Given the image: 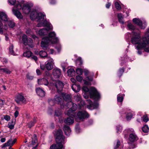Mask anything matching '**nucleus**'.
<instances>
[{
  "mask_svg": "<svg viewBox=\"0 0 149 149\" xmlns=\"http://www.w3.org/2000/svg\"><path fill=\"white\" fill-rule=\"evenodd\" d=\"M18 3L12 9V12L13 14L18 19H22L23 16L21 13L18 10L15 9V8L18 10L22 9L23 12L25 14H29L31 10V8L33 6V3L30 2L24 4L22 6L20 3H22L24 2L22 1L21 2L18 1Z\"/></svg>",
  "mask_w": 149,
  "mask_h": 149,
  "instance_id": "f257e3e1",
  "label": "nucleus"
},
{
  "mask_svg": "<svg viewBox=\"0 0 149 149\" xmlns=\"http://www.w3.org/2000/svg\"><path fill=\"white\" fill-rule=\"evenodd\" d=\"M132 36L131 39L132 43L135 45V47L137 49H141L145 47L148 44V39L145 36L141 38L139 33L134 31L132 32Z\"/></svg>",
  "mask_w": 149,
  "mask_h": 149,
  "instance_id": "f03ea898",
  "label": "nucleus"
},
{
  "mask_svg": "<svg viewBox=\"0 0 149 149\" xmlns=\"http://www.w3.org/2000/svg\"><path fill=\"white\" fill-rule=\"evenodd\" d=\"M56 34L54 31L51 32L49 34V37H45L42 39L41 43V46L44 50H47L48 44L50 42L56 43L58 40L57 38L56 37Z\"/></svg>",
  "mask_w": 149,
  "mask_h": 149,
  "instance_id": "7ed1b4c3",
  "label": "nucleus"
},
{
  "mask_svg": "<svg viewBox=\"0 0 149 149\" xmlns=\"http://www.w3.org/2000/svg\"><path fill=\"white\" fill-rule=\"evenodd\" d=\"M56 136V144L53 145L51 146V149L53 148H56V149H61L63 147V145L64 143V137L63 136V132L61 130H59L57 131L55 133Z\"/></svg>",
  "mask_w": 149,
  "mask_h": 149,
  "instance_id": "20e7f679",
  "label": "nucleus"
},
{
  "mask_svg": "<svg viewBox=\"0 0 149 149\" xmlns=\"http://www.w3.org/2000/svg\"><path fill=\"white\" fill-rule=\"evenodd\" d=\"M37 26L38 27L41 26H46L47 28H43L39 31L38 34L40 36L45 35L47 34L48 31L52 30L53 27L51 24L49 22L45 21L43 23L41 22L38 23L37 24Z\"/></svg>",
  "mask_w": 149,
  "mask_h": 149,
  "instance_id": "39448f33",
  "label": "nucleus"
},
{
  "mask_svg": "<svg viewBox=\"0 0 149 149\" xmlns=\"http://www.w3.org/2000/svg\"><path fill=\"white\" fill-rule=\"evenodd\" d=\"M128 132L130 134L129 137V140L131 142H134L138 140V138L137 136L135 134L133 129L129 128L126 130L124 131L125 133Z\"/></svg>",
  "mask_w": 149,
  "mask_h": 149,
  "instance_id": "423d86ee",
  "label": "nucleus"
},
{
  "mask_svg": "<svg viewBox=\"0 0 149 149\" xmlns=\"http://www.w3.org/2000/svg\"><path fill=\"white\" fill-rule=\"evenodd\" d=\"M22 42L25 45H28L31 48L33 47L32 40L30 38H28L25 34L23 35L22 36Z\"/></svg>",
  "mask_w": 149,
  "mask_h": 149,
  "instance_id": "0eeeda50",
  "label": "nucleus"
},
{
  "mask_svg": "<svg viewBox=\"0 0 149 149\" xmlns=\"http://www.w3.org/2000/svg\"><path fill=\"white\" fill-rule=\"evenodd\" d=\"M90 96L91 98L98 100L100 98V95L97 90L94 88H91L89 91Z\"/></svg>",
  "mask_w": 149,
  "mask_h": 149,
  "instance_id": "6e6552de",
  "label": "nucleus"
},
{
  "mask_svg": "<svg viewBox=\"0 0 149 149\" xmlns=\"http://www.w3.org/2000/svg\"><path fill=\"white\" fill-rule=\"evenodd\" d=\"M89 116L88 113L86 111L83 110L80 111L77 113L76 117L80 120H83L86 118H88Z\"/></svg>",
  "mask_w": 149,
  "mask_h": 149,
  "instance_id": "1a4fd4ad",
  "label": "nucleus"
},
{
  "mask_svg": "<svg viewBox=\"0 0 149 149\" xmlns=\"http://www.w3.org/2000/svg\"><path fill=\"white\" fill-rule=\"evenodd\" d=\"M47 63L45 65L46 68L48 70H51L53 67L54 64L53 59L50 57H47Z\"/></svg>",
  "mask_w": 149,
  "mask_h": 149,
  "instance_id": "9d476101",
  "label": "nucleus"
},
{
  "mask_svg": "<svg viewBox=\"0 0 149 149\" xmlns=\"http://www.w3.org/2000/svg\"><path fill=\"white\" fill-rule=\"evenodd\" d=\"M52 74L55 78H59L61 75V70L58 68H55L52 70Z\"/></svg>",
  "mask_w": 149,
  "mask_h": 149,
  "instance_id": "9b49d317",
  "label": "nucleus"
},
{
  "mask_svg": "<svg viewBox=\"0 0 149 149\" xmlns=\"http://www.w3.org/2000/svg\"><path fill=\"white\" fill-rule=\"evenodd\" d=\"M133 22L138 25L141 29H144L146 27L144 23H142V21L139 19L135 18L133 19Z\"/></svg>",
  "mask_w": 149,
  "mask_h": 149,
  "instance_id": "f8f14e48",
  "label": "nucleus"
},
{
  "mask_svg": "<svg viewBox=\"0 0 149 149\" xmlns=\"http://www.w3.org/2000/svg\"><path fill=\"white\" fill-rule=\"evenodd\" d=\"M87 102L89 104V105H87V107L90 109H96L98 107V104L97 102H95L94 103H93L91 101L89 100H87Z\"/></svg>",
  "mask_w": 149,
  "mask_h": 149,
  "instance_id": "ddd939ff",
  "label": "nucleus"
},
{
  "mask_svg": "<svg viewBox=\"0 0 149 149\" xmlns=\"http://www.w3.org/2000/svg\"><path fill=\"white\" fill-rule=\"evenodd\" d=\"M54 86L57 89V92L58 93L62 90L63 87V83L59 80L56 81L55 82Z\"/></svg>",
  "mask_w": 149,
  "mask_h": 149,
  "instance_id": "4468645a",
  "label": "nucleus"
},
{
  "mask_svg": "<svg viewBox=\"0 0 149 149\" xmlns=\"http://www.w3.org/2000/svg\"><path fill=\"white\" fill-rule=\"evenodd\" d=\"M54 102L57 104H61L63 101L62 94H58L56 95L54 99Z\"/></svg>",
  "mask_w": 149,
  "mask_h": 149,
  "instance_id": "2eb2a0df",
  "label": "nucleus"
},
{
  "mask_svg": "<svg viewBox=\"0 0 149 149\" xmlns=\"http://www.w3.org/2000/svg\"><path fill=\"white\" fill-rule=\"evenodd\" d=\"M45 16V15L44 13H38L37 19L38 23H40L42 22L43 23L44 22L47 21L46 20H44V17Z\"/></svg>",
  "mask_w": 149,
  "mask_h": 149,
  "instance_id": "dca6fc26",
  "label": "nucleus"
},
{
  "mask_svg": "<svg viewBox=\"0 0 149 149\" xmlns=\"http://www.w3.org/2000/svg\"><path fill=\"white\" fill-rule=\"evenodd\" d=\"M8 21V18L6 14L4 12H2L0 13V23H1V21L4 22Z\"/></svg>",
  "mask_w": 149,
  "mask_h": 149,
  "instance_id": "f3484780",
  "label": "nucleus"
},
{
  "mask_svg": "<svg viewBox=\"0 0 149 149\" xmlns=\"http://www.w3.org/2000/svg\"><path fill=\"white\" fill-rule=\"evenodd\" d=\"M15 100L18 103H19L20 102L23 103H25L26 101V99L24 97L20 94H18Z\"/></svg>",
  "mask_w": 149,
  "mask_h": 149,
  "instance_id": "a211bd4d",
  "label": "nucleus"
},
{
  "mask_svg": "<svg viewBox=\"0 0 149 149\" xmlns=\"http://www.w3.org/2000/svg\"><path fill=\"white\" fill-rule=\"evenodd\" d=\"M74 99L77 102L80 101L81 103H79V104L78 108L80 109L81 108V107L79 106V105H81L82 106L84 105L85 103L84 101L81 100V98L79 95H77L74 96Z\"/></svg>",
  "mask_w": 149,
  "mask_h": 149,
  "instance_id": "6ab92c4d",
  "label": "nucleus"
},
{
  "mask_svg": "<svg viewBox=\"0 0 149 149\" xmlns=\"http://www.w3.org/2000/svg\"><path fill=\"white\" fill-rule=\"evenodd\" d=\"M38 83L39 85H44L48 86L49 84L48 81L46 79L42 78L38 79Z\"/></svg>",
  "mask_w": 149,
  "mask_h": 149,
  "instance_id": "aec40b11",
  "label": "nucleus"
},
{
  "mask_svg": "<svg viewBox=\"0 0 149 149\" xmlns=\"http://www.w3.org/2000/svg\"><path fill=\"white\" fill-rule=\"evenodd\" d=\"M36 93L38 95L41 97H43L45 96V91L40 88H38L36 89Z\"/></svg>",
  "mask_w": 149,
  "mask_h": 149,
  "instance_id": "412c9836",
  "label": "nucleus"
},
{
  "mask_svg": "<svg viewBox=\"0 0 149 149\" xmlns=\"http://www.w3.org/2000/svg\"><path fill=\"white\" fill-rule=\"evenodd\" d=\"M38 13L36 10L32 11L30 15L31 19L32 20L37 19Z\"/></svg>",
  "mask_w": 149,
  "mask_h": 149,
  "instance_id": "4be33fe9",
  "label": "nucleus"
},
{
  "mask_svg": "<svg viewBox=\"0 0 149 149\" xmlns=\"http://www.w3.org/2000/svg\"><path fill=\"white\" fill-rule=\"evenodd\" d=\"M64 121L65 123L69 125L72 124L74 123L73 117H70L66 119H65Z\"/></svg>",
  "mask_w": 149,
  "mask_h": 149,
  "instance_id": "5701e85b",
  "label": "nucleus"
},
{
  "mask_svg": "<svg viewBox=\"0 0 149 149\" xmlns=\"http://www.w3.org/2000/svg\"><path fill=\"white\" fill-rule=\"evenodd\" d=\"M81 88L80 85H77L75 84H73L72 86V89L75 92H79L81 89Z\"/></svg>",
  "mask_w": 149,
  "mask_h": 149,
  "instance_id": "b1692460",
  "label": "nucleus"
},
{
  "mask_svg": "<svg viewBox=\"0 0 149 149\" xmlns=\"http://www.w3.org/2000/svg\"><path fill=\"white\" fill-rule=\"evenodd\" d=\"M63 129L66 135L68 136L70 135L71 130L69 126L65 125L63 127Z\"/></svg>",
  "mask_w": 149,
  "mask_h": 149,
  "instance_id": "393cba45",
  "label": "nucleus"
},
{
  "mask_svg": "<svg viewBox=\"0 0 149 149\" xmlns=\"http://www.w3.org/2000/svg\"><path fill=\"white\" fill-rule=\"evenodd\" d=\"M61 94L62 98L63 97L64 100L68 102H71V97L69 95L63 93H62Z\"/></svg>",
  "mask_w": 149,
  "mask_h": 149,
  "instance_id": "a878e982",
  "label": "nucleus"
},
{
  "mask_svg": "<svg viewBox=\"0 0 149 149\" xmlns=\"http://www.w3.org/2000/svg\"><path fill=\"white\" fill-rule=\"evenodd\" d=\"M32 140L31 143L30 144V146H32L35 145V144H37V136L36 134H34L32 137Z\"/></svg>",
  "mask_w": 149,
  "mask_h": 149,
  "instance_id": "bb28decb",
  "label": "nucleus"
},
{
  "mask_svg": "<svg viewBox=\"0 0 149 149\" xmlns=\"http://www.w3.org/2000/svg\"><path fill=\"white\" fill-rule=\"evenodd\" d=\"M1 12L0 11V13H1ZM7 29V26L5 25H4V26H3V24L1 22V23H0V34H3V29L6 30Z\"/></svg>",
  "mask_w": 149,
  "mask_h": 149,
  "instance_id": "cd10ccee",
  "label": "nucleus"
},
{
  "mask_svg": "<svg viewBox=\"0 0 149 149\" xmlns=\"http://www.w3.org/2000/svg\"><path fill=\"white\" fill-rule=\"evenodd\" d=\"M67 114L68 116L73 117H74L76 115V114L75 112L70 109L67 111Z\"/></svg>",
  "mask_w": 149,
  "mask_h": 149,
  "instance_id": "c85d7f7f",
  "label": "nucleus"
},
{
  "mask_svg": "<svg viewBox=\"0 0 149 149\" xmlns=\"http://www.w3.org/2000/svg\"><path fill=\"white\" fill-rule=\"evenodd\" d=\"M67 73L68 76L70 77L74 76L75 74V71L72 68L69 69Z\"/></svg>",
  "mask_w": 149,
  "mask_h": 149,
  "instance_id": "c756f323",
  "label": "nucleus"
},
{
  "mask_svg": "<svg viewBox=\"0 0 149 149\" xmlns=\"http://www.w3.org/2000/svg\"><path fill=\"white\" fill-rule=\"evenodd\" d=\"M32 54L33 53L29 51H28L24 52L23 55L24 57L29 58L31 56Z\"/></svg>",
  "mask_w": 149,
  "mask_h": 149,
  "instance_id": "7c9ffc66",
  "label": "nucleus"
},
{
  "mask_svg": "<svg viewBox=\"0 0 149 149\" xmlns=\"http://www.w3.org/2000/svg\"><path fill=\"white\" fill-rule=\"evenodd\" d=\"M36 118H34L33 119V121H30L27 124V125L28 127L30 128L31 127H32L33 126L34 124L36 123Z\"/></svg>",
  "mask_w": 149,
  "mask_h": 149,
  "instance_id": "2f4dec72",
  "label": "nucleus"
},
{
  "mask_svg": "<svg viewBox=\"0 0 149 149\" xmlns=\"http://www.w3.org/2000/svg\"><path fill=\"white\" fill-rule=\"evenodd\" d=\"M7 22H8V24L9 27L13 28L15 26V23L13 20H9Z\"/></svg>",
  "mask_w": 149,
  "mask_h": 149,
  "instance_id": "473e14b6",
  "label": "nucleus"
},
{
  "mask_svg": "<svg viewBox=\"0 0 149 149\" xmlns=\"http://www.w3.org/2000/svg\"><path fill=\"white\" fill-rule=\"evenodd\" d=\"M118 17L119 22L122 24H123L124 23V22L122 20L123 17L121 13H119L118 14Z\"/></svg>",
  "mask_w": 149,
  "mask_h": 149,
  "instance_id": "72a5a7b5",
  "label": "nucleus"
},
{
  "mask_svg": "<svg viewBox=\"0 0 149 149\" xmlns=\"http://www.w3.org/2000/svg\"><path fill=\"white\" fill-rule=\"evenodd\" d=\"M40 56L41 57L45 58L46 57L47 58L48 57H47V54L46 52L43 51H41L39 52Z\"/></svg>",
  "mask_w": 149,
  "mask_h": 149,
  "instance_id": "f704fd0d",
  "label": "nucleus"
},
{
  "mask_svg": "<svg viewBox=\"0 0 149 149\" xmlns=\"http://www.w3.org/2000/svg\"><path fill=\"white\" fill-rule=\"evenodd\" d=\"M13 45L12 44H11L9 47V52L11 54L15 55V54L13 50Z\"/></svg>",
  "mask_w": 149,
  "mask_h": 149,
  "instance_id": "c9c22d12",
  "label": "nucleus"
},
{
  "mask_svg": "<svg viewBox=\"0 0 149 149\" xmlns=\"http://www.w3.org/2000/svg\"><path fill=\"white\" fill-rule=\"evenodd\" d=\"M128 29L130 30H134L135 29V27L131 23H129L127 25Z\"/></svg>",
  "mask_w": 149,
  "mask_h": 149,
  "instance_id": "e433bc0d",
  "label": "nucleus"
},
{
  "mask_svg": "<svg viewBox=\"0 0 149 149\" xmlns=\"http://www.w3.org/2000/svg\"><path fill=\"white\" fill-rule=\"evenodd\" d=\"M133 114L131 112H129L127 114L126 118L127 120H130L132 118Z\"/></svg>",
  "mask_w": 149,
  "mask_h": 149,
  "instance_id": "4c0bfd02",
  "label": "nucleus"
},
{
  "mask_svg": "<svg viewBox=\"0 0 149 149\" xmlns=\"http://www.w3.org/2000/svg\"><path fill=\"white\" fill-rule=\"evenodd\" d=\"M143 132L145 133H147L149 131V128L147 125H146L142 127Z\"/></svg>",
  "mask_w": 149,
  "mask_h": 149,
  "instance_id": "58836bf2",
  "label": "nucleus"
},
{
  "mask_svg": "<svg viewBox=\"0 0 149 149\" xmlns=\"http://www.w3.org/2000/svg\"><path fill=\"white\" fill-rule=\"evenodd\" d=\"M123 100V97L121 96V94H119L117 95V101L118 102H122Z\"/></svg>",
  "mask_w": 149,
  "mask_h": 149,
  "instance_id": "ea45409f",
  "label": "nucleus"
},
{
  "mask_svg": "<svg viewBox=\"0 0 149 149\" xmlns=\"http://www.w3.org/2000/svg\"><path fill=\"white\" fill-rule=\"evenodd\" d=\"M12 140L11 139L7 141V142L5 143L3 146V147L8 146L11 145V142H12ZM10 147H11L10 146ZM11 147H10V148Z\"/></svg>",
  "mask_w": 149,
  "mask_h": 149,
  "instance_id": "a19ab883",
  "label": "nucleus"
},
{
  "mask_svg": "<svg viewBox=\"0 0 149 149\" xmlns=\"http://www.w3.org/2000/svg\"><path fill=\"white\" fill-rule=\"evenodd\" d=\"M76 72L77 74L81 75L83 73L82 70L80 68H78L76 69Z\"/></svg>",
  "mask_w": 149,
  "mask_h": 149,
  "instance_id": "79ce46f5",
  "label": "nucleus"
},
{
  "mask_svg": "<svg viewBox=\"0 0 149 149\" xmlns=\"http://www.w3.org/2000/svg\"><path fill=\"white\" fill-rule=\"evenodd\" d=\"M2 70H3L2 72H4L7 74H10L11 72V71L6 68H3Z\"/></svg>",
  "mask_w": 149,
  "mask_h": 149,
  "instance_id": "37998d69",
  "label": "nucleus"
},
{
  "mask_svg": "<svg viewBox=\"0 0 149 149\" xmlns=\"http://www.w3.org/2000/svg\"><path fill=\"white\" fill-rule=\"evenodd\" d=\"M124 71V69L123 68L119 69L118 75L120 77Z\"/></svg>",
  "mask_w": 149,
  "mask_h": 149,
  "instance_id": "c03bdc74",
  "label": "nucleus"
},
{
  "mask_svg": "<svg viewBox=\"0 0 149 149\" xmlns=\"http://www.w3.org/2000/svg\"><path fill=\"white\" fill-rule=\"evenodd\" d=\"M15 124V123H13V124H12L11 123H9L8 125V127L11 129H13L14 128Z\"/></svg>",
  "mask_w": 149,
  "mask_h": 149,
  "instance_id": "a18cd8bd",
  "label": "nucleus"
},
{
  "mask_svg": "<svg viewBox=\"0 0 149 149\" xmlns=\"http://www.w3.org/2000/svg\"><path fill=\"white\" fill-rule=\"evenodd\" d=\"M120 142L119 140H118L114 146V149H117L120 145Z\"/></svg>",
  "mask_w": 149,
  "mask_h": 149,
  "instance_id": "49530a36",
  "label": "nucleus"
},
{
  "mask_svg": "<svg viewBox=\"0 0 149 149\" xmlns=\"http://www.w3.org/2000/svg\"><path fill=\"white\" fill-rule=\"evenodd\" d=\"M77 107V106L76 104L72 103V106L70 109L74 112V111L76 110Z\"/></svg>",
  "mask_w": 149,
  "mask_h": 149,
  "instance_id": "de8ad7c7",
  "label": "nucleus"
},
{
  "mask_svg": "<svg viewBox=\"0 0 149 149\" xmlns=\"http://www.w3.org/2000/svg\"><path fill=\"white\" fill-rule=\"evenodd\" d=\"M142 118L143 120L146 123L149 120L148 118L146 115L143 116Z\"/></svg>",
  "mask_w": 149,
  "mask_h": 149,
  "instance_id": "09e8293b",
  "label": "nucleus"
},
{
  "mask_svg": "<svg viewBox=\"0 0 149 149\" xmlns=\"http://www.w3.org/2000/svg\"><path fill=\"white\" fill-rule=\"evenodd\" d=\"M115 6L116 8L118 10H120L121 8V7L120 4L118 2H116L115 3Z\"/></svg>",
  "mask_w": 149,
  "mask_h": 149,
  "instance_id": "8fccbe9b",
  "label": "nucleus"
},
{
  "mask_svg": "<svg viewBox=\"0 0 149 149\" xmlns=\"http://www.w3.org/2000/svg\"><path fill=\"white\" fill-rule=\"evenodd\" d=\"M55 115L57 116H60L61 114V112L60 111L56 110L55 112Z\"/></svg>",
  "mask_w": 149,
  "mask_h": 149,
  "instance_id": "3c124183",
  "label": "nucleus"
},
{
  "mask_svg": "<svg viewBox=\"0 0 149 149\" xmlns=\"http://www.w3.org/2000/svg\"><path fill=\"white\" fill-rule=\"evenodd\" d=\"M76 78L77 81L79 82L81 81L83 79V78L79 75H77L76 77Z\"/></svg>",
  "mask_w": 149,
  "mask_h": 149,
  "instance_id": "603ef678",
  "label": "nucleus"
},
{
  "mask_svg": "<svg viewBox=\"0 0 149 149\" xmlns=\"http://www.w3.org/2000/svg\"><path fill=\"white\" fill-rule=\"evenodd\" d=\"M82 90L85 93L88 92L89 91L88 88L87 87L85 86H83L82 88Z\"/></svg>",
  "mask_w": 149,
  "mask_h": 149,
  "instance_id": "864d4df0",
  "label": "nucleus"
},
{
  "mask_svg": "<svg viewBox=\"0 0 149 149\" xmlns=\"http://www.w3.org/2000/svg\"><path fill=\"white\" fill-rule=\"evenodd\" d=\"M9 3L12 5H15L16 2V0H8Z\"/></svg>",
  "mask_w": 149,
  "mask_h": 149,
  "instance_id": "5fc2aeb1",
  "label": "nucleus"
},
{
  "mask_svg": "<svg viewBox=\"0 0 149 149\" xmlns=\"http://www.w3.org/2000/svg\"><path fill=\"white\" fill-rule=\"evenodd\" d=\"M76 63L77 64L79 63V65H81L82 64V62L81 59H78L77 60Z\"/></svg>",
  "mask_w": 149,
  "mask_h": 149,
  "instance_id": "6e6d98bb",
  "label": "nucleus"
},
{
  "mask_svg": "<svg viewBox=\"0 0 149 149\" xmlns=\"http://www.w3.org/2000/svg\"><path fill=\"white\" fill-rule=\"evenodd\" d=\"M4 118L6 120L9 121L10 119V117L9 116L6 115L4 116Z\"/></svg>",
  "mask_w": 149,
  "mask_h": 149,
  "instance_id": "4d7b16f0",
  "label": "nucleus"
},
{
  "mask_svg": "<svg viewBox=\"0 0 149 149\" xmlns=\"http://www.w3.org/2000/svg\"><path fill=\"white\" fill-rule=\"evenodd\" d=\"M47 51L50 54H52L54 52V50L53 49H48Z\"/></svg>",
  "mask_w": 149,
  "mask_h": 149,
  "instance_id": "13d9d810",
  "label": "nucleus"
},
{
  "mask_svg": "<svg viewBox=\"0 0 149 149\" xmlns=\"http://www.w3.org/2000/svg\"><path fill=\"white\" fill-rule=\"evenodd\" d=\"M36 72L38 75H40L42 73V72L38 69L36 70Z\"/></svg>",
  "mask_w": 149,
  "mask_h": 149,
  "instance_id": "bf43d9fd",
  "label": "nucleus"
},
{
  "mask_svg": "<svg viewBox=\"0 0 149 149\" xmlns=\"http://www.w3.org/2000/svg\"><path fill=\"white\" fill-rule=\"evenodd\" d=\"M147 45L144 47L142 48V49H144V50L146 52H149V48L148 47H146Z\"/></svg>",
  "mask_w": 149,
  "mask_h": 149,
  "instance_id": "052dcab7",
  "label": "nucleus"
},
{
  "mask_svg": "<svg viewBox=\"0 0 149 149\" xmlns=\"http://www.w3.org/2000/svg\"><path fill=\"white\" fill-rule=\"evenodd\" d=\"M31 57V58L32 59L36 61H37L38 60V58H37V57L36 56H32V55Z\"/></svg>",
  "mask_w": 149,
  "mask_h": 149,
  "instance_id": "680f3d73",
  "label": "nucleus"
},
{
  "mask_svg": "<svg viewBox=\"0 0 149 149\" xmlns=\"http://www.w3.org/2000/svg\"><path fill=\"white\" fill-rule=\"evenodd\" d=\"M14 116L15 118H16L19 115V112L17 111H16L14 113Z\"/></svg>",
  "mask_w": 149,
  "mask_h": 149,
  "instance_id": "e2e57ef3",
  "label": "nucleus"
},
{
  "mask_svg": "<svg viewBox=\"0 0 149 149\" xmlns=\"http://www.w3.org/2000/svg\"><path fill=\"white\" fill-rule=\"evenodd\" d=\"M0 101L1 102H2L0 103V106L2 107V106L4 104V102L3 100L1 99L0 100Z\"/></svg>",
  "mask_w": 149,
  "mask_h": 149,
  "instance_id": "0e129e2a",
  "label": "nucleus"
},
{
  "mask_svg": "<svg viewBox=\"0 0 149 149\" xmlns=\"http://www.w3.org/2000/svg\"><path fill=\"white\" fill-rule=\"evenodd\" d=\"M45 76L46 77L49 76L50 75V74L49 72L48 71H46L45 72Z\"/></svg>",
  "mask_w": 149,
  "mask_h": 149,
  "instance_id": "69168bd1",
  "label": "nucleus"
},
{
  "mask_svg": "<svg viewBox=\"0 0 149 149\" xmlns=\"http://www.w3.org/2000/svg\"><path fill=\"white\" fill-rule=\"evenodd\" d=\"M40 67L41 69L42 70H44L45 69V68H46L45 66L43 65H41V64L40 65Z\"/></svg>",
  "mask_w": 149,
  "mask_h": 149,
  "instance_id": "338daca9",
  "label": "nucleus"
},
{
  "mask_svg": "<svg viewBox=\"0 0 149 149\" xmlns=\"http://www.w3.org/2000/svg\"><path fill=\"white\" fill-rule=\"evenodd\" d=\"M84 72L85 75L86 76L88 75V70H84Z\"/></svg>",
  "mask_w": 149,
  "mask_h": 149,
  "instance_id": "774afa93",
  "label": "nucleus"
}]
</instances>
